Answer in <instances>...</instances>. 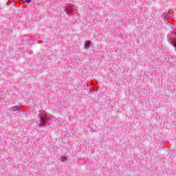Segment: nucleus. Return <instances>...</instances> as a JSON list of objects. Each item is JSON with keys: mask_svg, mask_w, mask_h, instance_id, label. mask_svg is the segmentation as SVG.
Listing matches in <instances>:
<instances>
[{"mask_svg": "<svg viewBox=\"0 0 176 176\" xmlns=\"http://www.w3.org/2000/svg\"><path fill=\"white\" fill-rule=\"evenodd\" d=\"M90 42H87L85 44V49H89V47H90Z\"/></svg>", "mask_w": 176, "mask_h": 176, "instance_id": "1", "label": "nucleus"}, {"mask_svg": "<svg viewBox=\"0 0 176 176\" xmlns=\"http://www.w3.org/2000/svg\"><path fill=\"white\" fill-rule=\"evenodd\" d=\"M67 157H66V156H62L61 157H60V161L61 162H65V161H67Z\"/></svg>", "mask_w": 176, "mask_h": 176, "instance_id": "2", "label": "nucleus"}, {"mask_svg": "<svg viewBox=\"0 0 176 176\" xmlns=\"http://www.w3.org/2000/svg\"><path fill=\"white\" fill-rule=\"evenodd\" d=\"M45 119H41V124H45Z\"/></svg>", "mask_w": 176, "mask_h": 176, "instance_id": "3", "label": "nucleus"}, {"mask_svg": "<svg viewBox=\"0 0 176 176\" xmlns=\"http://www.w3.org/2000/svg\"><path fill=\"white\" fill-rule=\"evenodd\" d=\"M26 3H30L31 2V0H25Z\"/></svg>", "mask_w": 176, "mask_h": 176, "instance_id": "4", "label": "nucleus"}, {"mask_svg": "<svg viewBox=\"0 0 176 176\" xmlns=\"http://www.w3.org/2000/svg\"><path fill=\"white\" fill-rule=\"evenodd\" d=\"M175 52H176V42L175 43Z\"/></svg>", "mask_w": 176, "mask_h": 176, "instance_id": "5", "label": "nucleus"}]
</instances>
